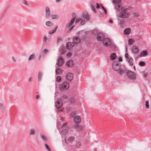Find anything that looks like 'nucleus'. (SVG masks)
Returning <instances> with one entry per match:
<instances>
[{
  "label": "nucleus",
  "mask_w": 151,
  "mask_h": 151,
  "mask_svg": "<svg viewBox=\"0 0 151 151\" xmlns=\"http://www.w3.org/2000/svg\"><path fill=\"white\" fill-rule=\"evenodd\" d=\"M71 55V53L69 52L67 54V56L68 57H70Z\"/></svg>",
  "instance_id": "55"
},
{
  "label": "nucleus",
  "mask_w": 151,
  "mask_h": 151,
  "mask_svg": "<svg viewBox=\"0 0 151 151\" xmlns=\"http://www.w3.org/2000/svg\"><path fill=\"white\" fill-rule=\"evenodd\" d=\"M127 75L128 78L131 80H135L136 79V74L133 71H128L127 72Z\"/></svg>",
  "instance_id": "3"
},
{
  "label": "nucleus",
  "mask_w": 151,
  "mask_h": 151,
  "mask_svg": "<svg viewBox=\"0 0 151 151\" xmlns=\"http://www.w3.org/2000/svg\"><path fill=\"white\" fill-rule=\"evenodd\" d=\"M64 62V60L63 59L60 57L59 58L58 60L57 63V65L58 67H60L62 66Z\"/></svg>",
  "instance_id": "9"
},
{
  "label": "nucleus",
  "mask_w": 151,
  "mask_h": 151,
  "mask_svg": "<svg viewBox=\"0 0 151 151\" xmlns=\"http://www.w3.org/2000/svg\"><path fill=\"white\" fill-rule=\"evenodd\" d=\"M91 8L92 9L94 13H96V11L95 9V5H94V2L93 1H92L91 2Z\"/></svg>",
  "instance_id": "22"
},
{
  "label": "nucleus",
  "mask_w": 151,
  "mask_h": 151,
  "mask_svg": "<svg viewBox=\"0 0 151 151\" xmlns=\"http://www.w3.org/2000/svg\"><path fill=\"white\" fill-rule=\"evenodd\" d=\"M120 66L119 64L116 62H114L112 64V68L113 70L116 71L119 70L120 69Z\"/></svg>",
  "instance_id": "5"
},
{
  "label": "nucleus",
  "mask_w": 151,
  "mask_h": 151,
  "mask_svg": "<svg viewBox=\"0 0 151 151\" xmlns=\"http://www.w3.org/2000/svg\"><path fill=\"white\" fill-rule=\"evenodd\" d=\"M147 54V52L146 51H143L140 53V57H145L146 56Z\"/></svg>",
  "instance_id": "23"
},
{
  "label": "nucleus",
  "mask_w": 151,
  "mask_h": 151,
  "mask_svg": "<svg viewBox=\"0 0 151 151\" xmlns=\"http://www.w3.org/2000/svg\"><path fill=\"white\" fill-rule=\"evenodd\" d=\"M97 38L98 40L102 41L104 39V36L102 33H99L98 34Z\"/></svg>",
  "instance_id": "12"
},
{
  "label": "nucleus",
  "mask_w": 151,
  "mask_h": 151,
  "mask_svg": "<svg viewBox=\"0 0 151 151\" xmlns=\"http://www.w3.org/2000/svg\"><path fill=\"white\" fill-rule=\"evenodd\" d=\"M76 19V17H74L71 19V21L68 25V32H70L73 29L74 25L73 24Z\"/></svg>",
  "instance_id": "2"
},
{
  "label": "nucleus",
  "mask_w": 151,
  "mask_h": 151,
  "mask_svg": "<svg viewBox=\"0 0 151 151\" xmlns=\"http://www.w3.org/2000/svg\"><path fill=\"white\" fill-rule=\"evenodd\" d=\"M145 106L146 108H149V102L148 101L145 102Z\"/></svg>",
  "instance_id": "44"
},
{
  "label": "nucleus",
  "mask_w": 151,
  "mask_h": 151,
  "mask_svg": "<svg viewBox=\"0 0 151 151\" xmlns=\"http://www.w3.org/2000/svg\"><path fill=\"white\" fill-rule=\"evenodd\" d=\"M60 120L63 122L65 121V119L64 117H61L60 118Z\"/></svg>",
  "instance_id": "54"
},
{
  "label": "nucleus",
  "mask_w": 151,
  "mask_h": 151,
  "mask_svg": "<svg viewBox=\"0 0 151 151\" xmlns=\"http://www.w3.org/2000/svg\"><path fill=\"white\" fill-rule=\"evenodd\" d=\"M50 10L49 8L47 7L45 8V15L47 17H49L50 15Z\"/></svg>",
  "instance_id": "19"
},
{
  "label": "nucleus",
  "mask_w": 151,
  "mask_h": 151,
  "mask_svg": "<svg viewBox=\"0 0 151 151\" xmlns=\"http://www.w3.org/2000/svg\"><path fill=\"white\" fill-rule=\"evenodd\" d=\"M73 75L71 73H68L66 76V78L67 80L69 81H72L73 78Z\"/></svg>",
  "instance_id": "7"
},
{
  "label": "nucleus",
  "mask_w": 151,
  "mask_h": 151,
  "mask_svg": "<svg viewBox=\"0 0 151 151\" xmlns=\"http://www.w3.org/2000/svg\"><path fill=\"white\" fill-rule=\"evenodd\" d=\"M69 87V85L68 83L67 82H64L60 86L61 89H67Z\"/></svg>",
  "instance_id": "6"
},
{
  "label": "nucleus",
  "mask_w": 151,
  "mask_h": 151,
  "mask_svg": "<svg viewBox=\"0 0 151 151\" xmlns=\"http://www.w3.org/2000/svg\"><path fill=\"white\" fill-rule=\"evenodd\" d=\"M98 33V30L97 29H94L92 31V34L93 35H96Z\"/></svg>",
  "instance_id": "35"
},
{
  "label": "nucleus",
  "mask_w": 151,
  "mask_h": 151,
  "mask_svg": "<svg viewBox=\"0 0 151 151\" xmlns=\"http://www.w3.org/2000/svg\"><path fill=\"white\" fill-rule=\"evenodd\" d=\"M124 73V71L122 69H120L118 72V74H122Z\"/></svg>",
  "instance_id": "40"
},
{
  "label": "nucleus",
  "mask_w": 151,
  "mask_h": 151,
  "mask_svg": "<svg viewBox=\"0 0 151 151\" xmlns=\"http://www.w3.org/2000/svg\"><path fill=\"white\" fill-rule=\"evenodd\" d=\"M80 39L78 37H76L73 39L74 43L75 44H77L80 42Z\"/></svg>",
  "instance_id": "27"
},
{
  "label": "nucleus",
  "mask_w": 151,
  "mask_h": 151,
  "mask_svg": "<svg viewBox=\"0 0 151 151\" xmlns=\"http://www.w3.org/2000/svg\"><path fill=\"white\" fill-rule=\"evenodd\" d=\"M132 50L133 52L135 54L138 53L139 51L138 48L135 46H133L132 48Z\"/></svg>",
  "instance_id": "20"
},
{
  "label": "nucleus",
  "mask_w": 151,
  "mask_h": 151,
  "mask_svg": "<svg viewBox=\"0 0 151 151\" xmlns=\"http://www.w3.org/2000/svg\"><path fill=\"white\" fill-rule=\"evenodd\" d=\"M74 43L73 42H68L66 44V47L68 49H71L74 46Z\"/></svg>",
  "instance_id": "16"
},
{
  "label": "nucleus",
  "mask_w": 151,
  "mask_h": 151,
  "mask_svg": "<svg viewBox=\"0 0 151 151\" xmlns=\"http://www.w3.org/2000/svg\"><path fill=\"white\" fill-rule=\"evenodd\" d=\"M101 6L102 7V8L103 9L104 12L105 13V14H106V11L105 9L101 5Z\"/></svg>",
  "instance_id": "49"
},
{
  "label": "nucleus",
  "mask_w": 151,
  "mask_h": 151,
  "mask_svg": "<svg viewBox=\"0 0 151 151\" xmlns=\"http://www.w3.org/2000/svg\"><path fill=\"white\" fill-rule=\"evenodd\" d=\"M57 28H58V26H56L55 27V29H53L51 30L49 32V33L50 34H52L55 33L56 31V30L57 29Z\"/></svg>",
  "instance_id": "29"
},
{
  "label": "nucleus",
  "mask_w": 151,
  "mask_h": 151,
  "mask_svg": "<svg viewBox=\"0 0 151 151\" xmlns=\"http://www.w3.org/2000/svg\"><path fill=\"white\" fill-rule=\"evenodd\" d=\"M62 106L61 100H58L55 103V106L58 109L60 108Z\"/></svg>",
  "instance_id": "11"
},
{
  "label": "nucleus",
  "mask_w": 151,
  "mask_h": 151,
  "mask_svg": "<svg viewBox=\"0 0 151 151\" xmlns=\"http://www.w3.org/2000/svg\"><path fill=\"white\" fill-rule=\"evenodd\" d=\"M51 17L52 19H54L57 17V16L55 15H52Z\"/></svg>",
  "instance_id": "46"
},
{
  "label": "nucleus",
  "mask_w": 151,
  "mask_h": 151,
  "mask_svg": "<svg viewBox=\"0 0 151 151\" xmlns=\"http://www.w3.org/2000/svg\"><path fill=\"white\" fill-rule=\"evenodd\" d=\"M63 98L64 99H67V97L66 96V95H64V96H63Z\"/></svg>",
  "instance_id": "59"
},
{
  "label": "nucleus",
  "mask_w": 151,
  "mask_h": 151,
  "mask_svg": "<svg viewBox=\"0 0 151 151\" xmlns=\"http://www.w3.org/2000/svg\"><path fill=\"white\" fill-rule=\"evenodd\" d=\"M23 3L26 5H27V2L25 0H23Z\"/></svg>",
  "instance_id": "53"
},
{
  "label": "nucleus",
  "mask_w": 151,
  "mask_h": 151,
  "mask_svg": "<svg viewBox=\"0 0 151 151\" xmlns=\"http://www.w3.org/2000/svg\"><path fill=\"white\" fill-rule=\"evenodd\" d=\"M131 32V30L129 28H126L124 31V33L126 35H129Z\"/></svg>",
  "instance_id": "24"
},
{
  "label": "nucleus",
  "mask_w": 151,
  "mask_h": 151,
  "mask_svg": "<svg viewBox=\"0 0 151 151\" xmlns=\"http://www.w3.org/2000/svg\"><path fill=\"white\" fill-rule=\"evenodd\" d=\"M139 64L141 66H143L145 65V63L144 62L141 61L139 63Z\"/></svg>",
  "instance_id": "43"
},
{
  "label": "nucleus",
  "mask_w": 151,
  "mask_h": 151,
  "mask_svg": "<svg viewBox=\"0 0 151 151\" xmlns=\"http://www.w3.org/2000/svg\"><path fill=\"white\" fill-rule=\"evenodd\" d=\"M134 39H130L128 40V44L129 45H131L134 42Z\"/></svg>",
  "instance_id": "33"
},
{
  "label": "nucleus",
  "mask_w": 151,
  "mask_h": 151,
  "mask_svg": "<svg viewBox=\"0 0 151 151\" xmlns=\"http://www.w3.org/2000/svg\"><path fill=\"white\" fill-rule=\"evenodd\" d=\"M108 22L110 24H112L113 23V20L111 19H110L108 21Z\"/></svg>",
  "instance_id": "47"
},
{
  "label": "nucleus",
  "mask_w": 151,
  "mask_h": 151,
  "mask_svg": "<svg viewBox=\"0 0 151 151\" xmlns=\"http://www.w3.org/2000/svg\"><path fill=\"white\" fill-rule=\"evenodd\" d=\"M66 50L64 48H62L61 47L59 49L60 52L62 54H63L66 52Z\"/></svg>",
  "instance_id": "31"
},
{
  "label": "nucleus",
  "mask_w": 151,
  "mask_h": 151,
  "mask_svg": "<svg viewBox=\"0 0 151 151\" xmlns=\"http://www.w3.org/2000/svg\"><path fill=\"white\" fill-rule=\"evenodd\" d=\"M74 65V62L72 60L68 61L66 64V65L68 67H72Z\"/></svg>",
  "instance_id": "18"
},
{
  "label": "nucleus",
  "mask_w": 151,
  "mask_h": 151,
  "mask_svg": "<svg viewBox=\"0 0 151 151\" xmlns=\"http://www.w3.org/2000/svg\"><path fill=\"white\" fill-rule=\"evenodd\" d=\"M47 39V36H44L43 40V41L44 42H45L46 41Z\"/></svg>",
  "instance_id": "45"
},
{
  "label": "nucleus",
  "mask_w": 151,
  "mask_h": 151,
  "mask_svg": "<svg viewBox=\"0 0 151 151\" xmlns=\"http://www.w3.org/2000/svg\"><path fill=\"white\" fill-rule=\"evenodd\" d=\"M115 5L116 9L118 11H119L120 10L122 11V9L124 8H123L122 6L119 4H115Z\"/></svg>",
  "instance_id": "17"
},
{
  "label": "nucleus",
  "mask_w": 151,
  "mask_h": 151,
  "mask_svg": "<svg viewBox=\"0 0 151 151\" xmlns=\"http://www.w3.org/2000/svg\"><path fill=\"white\" fill-rule=\"evenodd\" d=\"M32 78L30 77L29 78V82H31L32 81Z\"/></svg>",
  "instance_id": "63"
},
{
  "label": "nucleus",
  "mask_w": 151,
  "mask_h": 151,
  "mask_svg": "<svg viewBox=\"0 0 151 151\" xmlns=\"http://www.w3.org/2000/svg\"><path fill=\"white\" fill-rule=\"evenodd\" d=\"M63 72L62 69L60 68H57L55 70L56 73L57 75H60Z\"/></svg>",
  "instance_id": "21"
},
{
  "label": "nucleus",
  "mask_w": 151,
  "mask_h": 151,
  "mask_svg": "<svg viewBox=\"0 0 151 151\" xmlns=\"http://www.w3.org/2000/svg\"><path fill=\"white\" fill-rule=\"evenodd\" d=\"M127 60L128 61V63H129V64L131 65L132 66L133 65V63L132 62V60H131L129 58H127Z\"/></svg>",
  "instance_id": "37"
},
{
  "label": "nucleus",
  "mask_w": 151,
  "mask_h": 151,
  "mask_svg": "<svg viewBox=\"0 0 151 151\" xmlns=\"http://www.w3.org/2000/svg\"><path fill=\"white\" fill-rule=\"evenodd\" d=\"M113 1L115 4H119L121 3V0H113Z\"/></svg>",
  "instance_id": "36"
},
{
  "label": "nucleus",
  "mask_w": 151,
  "mask_h": 151,
  "mask_svg": "<svg viewBox=\"0 0 151 151\" xmlns=\"http://www.w3.org/2000/svg\"><path fill=\"white\" fill-rule=\"evenodd\" d=\"M43 52L45 53H47L48 52V50L46 49H45L43 51Z\"/></svg>",
  "instance_id": "51"
},
{
  "label": "nucleus",
  "mask_w": 151,
  "mask_h": 151,
  "mask_svg": "<svg viewBox=\"0 0 151 151\" xmlns=\"http://www.w3.org/2000/svg\"><path fill=\"white\" fill-rule=\"evenodd\" d=\"M81 143L80 142H78L76 143V147H79L81 145Z\"/></svg>",
  "instance_id": "42"
},
{
  "label": "nucleus",
  "mask_w": 151,
  "mask_h": 151,
  "mask_svg": "<svg viewBox=\"0 0 151 151\" xmlns=\"http://www.w3.org/2000/svg\"><path fill=\"white\" fill-rule=\"evenodd\" d=\"M62 41L61 39L60 38H58L57 40V42H61Z\"/></svg>",
  "instance_id": "52"
},
{
  "label": "nucleus",
  "mask_w": 151,
  "mask_h": 151,
  "mask_svg": "<svg viewBox=\"0 0 151 151\" xmlns=\"http://www.w3.org/2000/svg\"><path fill=\"white\" fill-rule=\"evenodd\" d=\"M97 7L98 8H100V6H99V4L98 3H97Z\"/></svg>",
  "instance_id": "64"
},
{
  "label": "nucleus",
  "mask_w": 151,
  "mask_h": 151,
  "mask_svg": "<svg viewBox=\"0 0 151 151\" xmlns=\"http://www.w3.org/2000/svg\"><path fill=\"white\" fill-rule=\"evenodd\" d=\"M119 61L121 62L122 61V58H120L119 59Z\"/></svg>",
  "instance_id": "60"
},
{
  "label": "nucleus",
  "mask_w": 151,
  "mask_h": 151,
  "mask_svg": "<svg viewBox=\"0 0 151 151\" xmlns=\"http://www.w3.org/2000/svg\"><path fill=\"white\" fill-rule=\"evenodd\" d=\"M46 25L48 27H52L53 25V24L50 21H47L46 22Z\"/></svg>",
  "instance_id": "30"
},
{
  "label": "nucleus",
  "mask_w": 151,
  "mask_h": 151,
  "mask_svg": "<svg viewBox=\"0 0 151 151\" xmlns=\"http://www.w3.org/2000/svg\"><path fill=\"white\" fill-rule=\"evenodd\" d=\"M56 81L57 82H60L61 81V77L60 76H58L56 78Z\"/></svg>",
  "instance_id": "38"
},
{
  "label": "nucleus",
  "mask_w": 151,
  "mask_h": 151,
  "mask_svg": "<svg viewBox=\"0 0 151 151\" xmlns=\"http://www.w3.org/2000/svg\"><path fill=\"white\" fill-rule=\"evenodd\" d=\"M129 57V55L127 53H126L125 54V57L126 58H127Z\"/></svg>",
  "instance_id": "57"
},
{
  "label": "nucleus",
  "mask_w": 151,
  "mask_h": 151,
  "mask_svg": "<svg viewBox=\"0 0 151 151\" xmlns=\"http://www.w3.org/2000/svg\"><path fill=\"white\" fill-rule=\"evenodd\" d=\"M40 96L39 95H36V99H38L40 98Z\"/></svg>",
  "instance_id": "58"
},
{
  "label": "nucleus",
  "mask_w": 151,
  "mask_h": 151,
  "mask_svg": "<svg viewBox=\"0 0 151 151\" xmlns=\"http://www.w3.org/2000/svg\"><path fill=\"white\" fill-rule=\"evenodd\" d=\"M82 20L80 18H78L76 21V23H77L79 22L80 21Z\"/></svg>",
  "instance_id": "48"
},
{
  "label": "nucleus",
  "mask_w": 151,
  "mask_h": 151,
  "mask_svg": "<svg viewBox=\"0 0 151 151\" xmlns=\"http://www.w3.org/2000/svg\"><path fill=\"white\" fill-rule=\"evenodd\" d=\"M40 138L43 141L45 142H46L48 139L47 137L44 134L40 135Z\"/></svg>",
  "instance_id": "13"
},
{
  "label": "nucleus",
  "mask_w": 151,
  "mask_h": 151,
  "mask_svg": "<svg viewBox=\"0 0 151 151\" xmlns=\"http://www.w3.org/2000/svg\"><path fill=\"white\" fill-rule=\"evenodd\" d=\"M42 72H39V74L38 76V81H40L41 80L42 78Z\"/></svg>",
  "instance_id": "34"
},
{
  "label": "nucleus",
  "mask_w": 151,
  "mask_h": 151,
  "mask_svg": "<svg viewBox=\"0 0 151 151\" xmlns=\"http://www.w3.org/2000/svg\"><path fill=\"white\" fill-rule=\"evenodd\" d=\"M84 23H85V22H84V21H82L81 22V25H83V24H84Z\"/></svg>",
  "instance_id": "61"
},
{
  "label": "nucleus",
  "mask_w": 151,
  "mask_h": 151,
  "mask_svg": "<svg viewBox=\"0 0 151 151\" xmlns=\"http://www.w3.org/2000/svg\"><path fill=\"white\" fill-rule=\"evenodd\" d=\"M103 43L105 46L109 45L110 43V40L108 38H105L103 41Z\"/></svg>",
  "instance_id": "14"
},
{
  "label": "nucleus",
  "mask_w": 151,
  "mask_h": 151,
  "mask_svg": "<svg viewBox=\"0 0 151 151\" xmlns=\"http://www.w3.org/2000/svg\"><path fill=\"white\" fill-rule=\"evenodd\" d=\"M83 16L85 20L88 21L90 19V18L88 13L86 12H84L83 13Z\"/></svg>",
  "instance_id": "10"
},
{
  "label": "nucleus",
  "mask_w": 151,
  "mask_h": 151,
  "mask_svg": "<svg viewBox=\"0 0 151 151\" xmlns=\"http://www.w3.org/2000/svg\"><path fill=\"white\" fill-rule=\"evenodd\" d=\"M127 9L125 8L122 9L121 11L119 17L121 18H126L129 17V13L127 12Z\"/></svg>",
  "instance_id": "1"
},
{
  "label": "nucleus",
  "mask_w": 151,
  "mask_h": 151,
  "mask_svg": "<svg viewBox=\"0 0 151 151\" xmlns=\"http://www.w3.org/2000/svg\"><path fill=\"white\" fill-rule=\"evenodd\" d=\"M67 123H65L61 127V133L64 135H65L67 133L69 129V127L67 126Z\"/></svg>",
  "instance_id": "4"
},
{
  "label": "nucleus",
  "mask_w": 151,
  "mask_h": 151,
  "mask_svg": "<svg viewBox=\"0 0 151 151\" xmlns=\"http://www.w3.org/2000/svg\"><path fill=\"white\" fill-rule=\"evenodd\" d=\"M35 131L33 129H31L30 130V134L31 135H34L35 134Z\"/></svg>",
  "instance_id": "39"
},
{
  "label": "nucleus",
  "mask_w": 151,
  "mask_h": 151,
  "mask_svg": "<svg viewBox=\"0 0 151 151\" xmlns=\"http://www.w3.org/2000/svg\"><path fill=\"white\" fill-rule=\"evenodd\" d=\"M116 57V56L115 53H113L111 54L110 56V60H114Z\"/></svg>",
  "instance_id": "25"
},
{
  "label": "nucleus",
  "mask_w": 151,
  "mask_h": 151,
  "mask_svg": "<svg viewBox=\"0 0 151 151\" xmlns=\"http://www.w3.org/2000/svg\"><path fill=\"white\" fill-rule=\"evenodd\" d=\"M124 23V22L123 20H120L119 21V24L121 25L122 26L123 25Z\"/></svg>",
  "instance_id": "41"
},
{
  "label": "nucleus",
  "mask_w": 151,
  "mask_h": 151,
  "mask_svg": "<svg viewBox=\"0 0 151 151\" xmlns=\"http://www.w3.org/2000/svg\"><path fill=\"white\" fill-rule=\"evenodd\" d=\"M12 60H13L14 62H16V61L14 59V57H12Z\"/></svg>",
  "instance_id": "62"
},
{
  "label": "nucleus",
  "mask_w": 151,
  "mask_h": 151,
  "mask_svg": "<svg viewBox=\"0 0 151 151\" xmlns=\"http://www.w3.org/2000/svg\"><path fill=\"white\" fill-rule=\"evenodd\" d=\"M35 55L34 54H32L31 55L29 58L28 60L31 61L35 59Z\"/></svg>",
  "instance_id": "28"
},
{
  "label": "nucleus",
  "mask_w": 151,
  "mask_h": 151,
  "mask_svg": "<svg viewBox=\"0 0 151 151\" xmlns=\"http://www.w3.org/2000/svg\"><path fill=\"white\" fill-rule=\"evenodd\" d=\"M45 147L48 151H52V150L50 146L47 144L45 143L44 144Z\"/></svg>",
  "instance_id": "32"
},
{
  "label": "nucleus",
  "mask_w": 151,
  "mask_h": 151,
  "mask_svg": "<svg viewBox=\"0 0 151 151\" xmlns=\"http://www.w3.org/2000/svg\"><path fill=\"white\" fill-rule=\"evenodd\" d=\"M75 139V137L73 136L66 137L65 139V142L66 143L72 142Z\"/></svg>",
  "instance_id": "8"
},
{
  "label": "nucleus",
  "mask_w": 151,
  "mask_h": 151,
  "mask_svg": "<svg viewBox=\"0 0 151 151\" xmlns=\"http://www.w3.org/2000/svg\"><path fill=\"white\" fill-rule=\"evenodd\" d=\"M74 128L76 129L77 130L79 131L81 130L82 129V128L81 126L78 125H74Z\"/></svg>",
  "instance_id": "26"
},
{
  "label": "nucleus",
  "mask_w": 151,
  "mask_h": 151,
  "mask_svg": "<svg viewBox=\"0 0 151 151\" xmlns=\"http://www.w3.org/2000/svg\"><path fill=\"white\" fill-rule=\"evenodd\" d=\"M81 118L80 116H77L74 118V122L76 123H79L81 122Z\"/></svg>",
  "instance_id": "15"
},
{
  "label": "nucleus",
  "mask_w": 151,
  "mask_h": 151,
  "mask_svg": "<svg viewBox=\"0 0 151 151\" xmlns=\"http://www.w3.org/2000/svg\"><path fill=\"white\" fill-rule=\"evenodd\" d=\"M134 15L135 17H137L138 15V14L137 13H135L134 14Z\"/></svg>",
  "instance_id": "56"
},
{
  "label": "nucleus",
  "mask_w": 151,
  "mask_h": 151,
  "mask_svg": "<svg viewBox=\"0 0 151 151\" xmlns=\"http://www.w3.org/2000/svg\"><path fill=\"white\" fill-rule=\"evenodd\" d=\"M70 102L71 103H74L75 102V99L73 98H71L70 100Z\"/></svg>",
  "instance_id": "50"
}]
</instances>
